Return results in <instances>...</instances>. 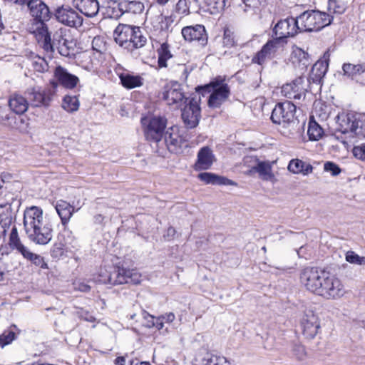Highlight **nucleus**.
<instances>
[{
    "instance_id": "f257e3e1",
    "label": "nucleus",
    "mask_w": 365,
    "mask_h": 365,
    "mask_svg": "<svg viewBox=\"0 0 365 365\" xmlns=\"http://www.w3.org/2000/svg\"><path fill=\"white\" fill-rule=\"evenodd\" d=\"M306 289L326 299H338L344 296L346 289L340 279L325 270L307 267L300 275Z\"/></svg>"
},
{
    "instance_id": "f03ea898",
    "label": "nucleus",
    "mask_w": 365,
    "mask_h": 365,
    "mask_svg": "<svg viewBox=\"0 0 365 365\" xmlns=\"http://www.w3.org/2000/svg\"><path fill=\"white\" fill-rule=\"evenodd\" d=\"M24 227L29 240L36 245H45L52 240V225L39 207L31 206L25 210Z\"/></svg>"
},
{
    "instance_id": "7ed1b4c3",
    "label": "nucleus",
    "mask_w": 365,
    "mask_h": 365,
    "mask_svg": "<svg viewBox=\"0 0 365 365\" xmlns=\"http://www.w3.org/2000/svg\"><path fill=\"white\" fill-rule=\"evenodd\" d=\"M337 128L334 138L344 145L355 139L365 138V115L361 113H339L336 116Z\"/></svg>"
},
{
    "instance_id": "20e7f679",
    "label": "nucleus",
    "mask_w": 365,
    "mask_h": 365,
    "mask_svg": "<svg viewBox=\"0 0 365 365\" xmlns=\"http://www.w3.org/2000/svg\"><path fill=\"white\" fill-rule=\"evenodd\" d=\"M299 32L318 31L331 24L333 17L326 12L308 10L297 16Z\"/></svg>"
},
{
    "instance_id": "39448f33",
    "label": "nucleus",
    "mask_w": 365,
    "mask_h": 365,
    "mask_svg": "<svg viewBox=\"0 0 365 365\" xmlns=\"http://www.w3.org/2000/svg\"><path fill=\"white\" fill-rule=\"evenodd\" d=\"M205 93L212 92L208 99V106L211 108H219L230 96V88L225 79L219 76L213 79L209 84L199 88Z\"/></svg>"
},
{
    "instance_id": "423d86ee",
    "label": "nucleus",
    "mask_w": 365,
    "mask_h": 365,
    "mask_svg": "<svg viewBox=\"0 0 365 365\" xmlns=\"http://www.w3.org/2000/svg\"><path fill=\"white\" fill-rule=\"evenodd\" d=\"M99 281L103 284L118 285L132 283L137 284L140 282L141 275L135 269L116 267L110 273L100 274Z\"/></svg>"
},
{
    "instance_id": "0eeeda50",
    "label": "nucleus",
    "mask_w": 365,
    "mask_h": 365,
    "mask_svg": "<svg viewBox=\"0 0 365 365\" xmlns=\"http://www.w3.org/2000/svg\"><path fill=\"white\" fill-rule=\"evenodd\" d=\"M296 106L290 101L277 103L274 108L272 115V121L284 127H293L297 123L295 117Z\"/></svg>"
},
{
    "instance_id": "6e6552de",
    "label": "nucleus",
    "mask_w": 365,
    "mask_h": 365,
    "mask_svg": "<svg viewBox=\"0 0 365 365\" xmlns=\"http://www.w3.org/2000/svg\"><path fill=\"white\" fill-rule=\"evenodd\" d=\"M163 144H160L158 147L155 146L156 152L164 156L168 150L170 153H180L182 151L183 147H187V142L179 135L178 128L171 127L164 134L163 139Z\"/></svg>"
},
{
    "instance_id": "1a4fd4ad",
    "label": "nucleus",
    "mask_w": 365,
    "mask_h": 365,
    "mask_svg": "<svg viewBox=\"0 0 365 365\" xmlns=\"http://www.w3.org/2000/svg\"><path fill=\"white\" fill-rule=\"evenodd\" d=\"M145 135L148 140L153 142L156 147L163 144V135L166 127V120L160 116H153L142 119Z\"/></svg>"
},
{
    "instance_id": "9d476101",
    "label": "nucleus",
    "mask_w": 365,
    "mask_h": 365,
    "mask_svg": "<svg viewBox=\"0 0 365 365\" xmlns=\"http://www.w3.org/2000/svg\"><path fill=\"white\" fill-rule=\"evenodd\" d=\"M200 100V96H195L184 105L182 110V119L187 128H194L199 123L201 116Z\"/></svg>"
},
{
    "instance_id": "9b49d317",
    "label": "nucleus",
    "mask_w": 365,
    "mask_h": 365,
    "mask_svg": "<svg viewBox=\"0 0 365 365\" xmlns=\"http://www.w3.org/2000/svg\"><path fill=\"white\" fill-rule=\"evenodd\" d=\"M302 334L309 339H314L321 328L319 317L312 309L304 312L300 321Z\"/></svg>"
},
{
    "instance_id": "f8f14e48",
    "label": "nucleus",
    "mask_w": 365,
    "mask_h": 365,
    "mask_svg": "<svg viewBox=\"0 0 365 365\" xmlns=\"http://www.w3.org/2000/svg\"><path fill=\"white\" fill-rule=\"evenodd\" d=\"M55 16L58 21L69 27L78 28L83 24L82 16L68 5H63L57 8Z\"/></svg>"
},
{
    "instance_id": "ddd939ff",
    "label": "nucleus",
    "mask_w": 365,
    "mask_h": 365,
    "mask_svg": "<svg viewBox=\"0 0 365 365\" xmlns=\"http://www.w3.org/2000/svg\"><path fill=\"white\" fill-rule=\"evenodd\" d=\"M299 31L297 17H289L279 21L273 29L276 36L274 41L294 36Z\"/></svg>"
},
{
    "instance_id": "4468645a",
    "label": "nucleus",
    "mask_w": 365,
    "mask_h": 365,
    "mask_svg": "<svg viewBox=\"0 0 365 365\" xmlns=\"http://www.w3.org/2000/svg\"><path fill=\"white\" fill-rule=\"evenodd\" d=\"M163 99L168 105L178 108L187 103L190 98L185 97L181 85L175 82L165 87Z\"/></svg>"
},
{
    "instance_id": "2eb2a0df",
    "label": "nucleus",
    "mask_w": 365,
    "mask_h": 365,
    "mask_svg": "<svg viewBox=\"0 0 365 365\" xmlns=\"http://www.w3.org/2000/svg\"><path fill=\"white\" fill-rule=\"evenodd\" d=\"M181 33L184 39L187 41H196L202 46L207 43V34L203 25L196 24L185 26L182 28Z\"/></svg>"
},
{
    "instance_id": "dca6fc26",
    "label": "nucleus",
    "mask_w": 365,
    "mask_h": 365,
    "mask_svg": "<svg viewBox=\"0 0 365 365\" xmlns=\"http://www.w3.org/2000/svg\"><path fill=\"white\" fill-rule=\"evenodd\" d=\"M62 29L57 31L53 35V42L59 53L63 56H69L74 50L76 43L72 38Z\"/></svg>"
},
{
    "instance_id": "f3484780",
    "label": "nucleus",
    "mask_w": 365,
    "mask_h": 365,
    "mask_svg": "<svg viewBox=\"0 0 365 365\" xmlns=\"http://www.w3.org/2000/svg\"><path fill=\"white\" fill-rule=\"evenodd\" d=\"M29 105L33 107H48L51 98L38 87L28 88L24 93Z\"/></svg>"
},
{
    "instance_id": "a211bd4d",
    "label": "nucleus",
    "mask_w": 365,
    "mask_h": 365,
    "mask_svg": "<svg viewBox=\"0 0 365 365\" xmlns=\"http://www.w3.org/2000/svg\"><path fill=\"white\" fill-rule=\"evenodd\" d=\"M304 82V78L299 76L292 82L286 83L282 87V94L290 99H301L305 94V88L303 86Z\"/></svg>"
},
{
    "instance_id": "6ab92c4d",
    "label": "nucleus",
    "mask_w": 365,
    "mask_h": 365,
    "mask_svg": "<svg viewBox=\"0 0 365 365\" xmlns=\"http://www.w3.org/2000/svg\"><path fill=\"white\" fill-rule=\"evenodd\" d=\"M16 202L14 195L8 193L5 195V198L0 197V220H3V224L11 225L13 222L14 211L13 204Z\"/></svg>"
},
{
    "instance_id": "aec40b11",
    "label": "nucleus",
    "mask_w": 365,
    "mask_h": 365,
    "mask_svg": "<svg viewBox=\"0 0 365 365\" xmlns=\"http://www.w3.org/2000/svg\"><path fill=\"white\" fill-rule=\"evenodd\" d=\"M31 15L37 21L36 27L50 19L49 9L41 0H34L29 7Z\"/></svg>"
},
{
    "instance_id": "412c9836",
    "label": "nucleus",
    "mask_w": 365,
    "mask_h": 365,
    "mask_svg": "<svg viewBox=\"0 0 365 365\" xmlns=\"http://www.w3.org/2000/svg\"><path fill=\"white\" fill-rule=\"evenodd\" d=\"M114 8L118 9V12L113 14V17L115 18L124 13L138 14L144 11V4L139 1L118 0L114 3Z\"/></svg>"
},
{
    "instance_id": "4be33fe9",
    "label": "nucleus",
    "mask_w": 365,
    "mask_h": 365,
    "mask_svg": "<svg viewBox=\"0 0 365 365\" xmlns=\"http://www.w3.org/2000/svg\"><path fill=\"white\" fill-rule=\"evenodd\" d=\"M215 160L212 150L207 146L200 149L197 155V160L194 168L195 170H202L210 169Z\"/></svg>"
},
{
    "instance_id": "5701e85b",
    "label": "nucleus",
    "mask_w": 365,
    "mask_h": 365,
    "mask_svg": "<svg viewBox=\"0 0 365 365\" xmlns=\"http://www.w3.org/2000/svg\"><path fill=\"white\" fill-rule=\"evenodd\" d=\"M73 6L86 17H95L99 11L98 0H72Z\"/></svg>"
},
{
    "instance_id": "b1692460",
    "label": "nucleus",
    "mask_w": 365,
    "mask_h": 365,
    "mask_svg": "<svg viewBox=\"0 0 365 365\" xmlns=\"http://www.w3.org/2000/svg\"><path fill=\"white\" fill-rule=\"evenodd\" d=\"M33 33L35 34L38 42L43 50L48 53H53L56 44L53 41L51 42V36L46 25L41 24V27H36Z\"/></svg>"
},
{
    "instance_id": "393cba45",
    "label": "nucleus",
    "mask_w": 365,
    "mask_h": 365,
    "mask_svg": "<svg viewBox=\"0 0 365 365\" xmlns=\"http://www.w3.org/2000/svg\"><path fill=\"white\" fill-rule=\"evenodd\" d=\"M328 58L326 53L324 55L323 59L317 61L312 66L308 81L311 83L319 84L325 76L328 69Z\"/></svg>"
},
{
    "instance_id": "a878e982",
    "label": "nucleus",
    "mask_w": 365,
    "mask_h": 365,
    "mask_svg": "<svg viewBox=\"0 0 365 365\" xmlns=\"http://www.w3.org/2000/svg\"><path fill=\"white\" fill-rule=\"evenodd\" d=\"M54 73L58 83L68 89L75 88L79 81L77 76L68 73V71L62 66L56 67Z\"/></svg>"
},
{
    "instance_id": "bb28decb",
    "label": "nucleus",
    "mask_w": 365,
    "mask_h": 365,
    "mask_svg": "<svg viewBox=\"0 0 365 365\" xmlns=\"http://www.w3.org/2000/svg\"><path fill=\"white\" fill-rule=\"evenodd\" d=\"M133 26L127 24H119L113 32V38L115 41L122 48L126 49V46L130 45L128 43V38L131 36V30Z\"/></svg>"
},
{
    "instance_id": "cd10ccee",
    "label": "nucleus",
    "mask_w": 365,
    "mask_h": 365,
    "mask_svg": "<svg viewBox=\"0 0 365 365\" xmlns=\"http://www.w3.org/2000/svg\"><path fill=\"white\" fill-rule=\"evenodd\" d=\"M9 106L14 113L21 115L28 110L29 103L26 96L14 93L10 96Z\"/></svg>"
},
{
    "instance_id": "c85d7f7f",
    "label": "nucleus",
    "mask_w": 365,
    "mask_h": 365,
    "mask_svg": "<svg viewBox=\"0 0 365 365\" xmlns=\"http://www.w3.org/2000/svg\"><path fill=\"white\" fill-rule=\"evenodd\" d=\"M277 41L271 40L262 48V49L257 53L252 58V62L259 65H262L267 59L270 58L271 56L277 51Z\"/></svg>"
},
{
    "instance_id": "c756f323",
    "label": "nucleus",
    "mask_w": 365,
    "mask_h": 365,
    "mask_svg": "<svg viewBox=\"0 0 365 365\" xmlns=\"http://www.w3.org/2000/svg\"><path fill=\"white\" fill-rule=\"evenodd\" d=\"M198 178L205 184L218 185H237V183L235 181L212 173H201L198 175Z\"/></svg>"
},
{
    "instance_id": "7c9ffc66",
    "label": "nucleus",
    "mask_w": 365,
    "mask_h": 365,
    "mask_svg": "<svg viewBox=\"0 0 365 365\" xmlns=\"http://www.w3.org/2000/svg\"><path fill=\"white\" fill-rule=\"evenodd\" d=\"M131 36L128 38L126 50L128 51H133L135 49L140 48L144 46L147 42V38L142 34L140 28L138 26H133L131 30Z\"/></svg>"
},
{
    "instance_id": "2f4dec72",
    "label": "nucleus",
    "mask_w": 365,
    "mask_h": 365,
    "mask_svg": "<svg viewBox=\"0 0 365 365\" xmlns=\"http://www.w3.org/2000/svg\"><path fill=\"white\" fill-rule=\"evenodd\" d=\"M199 3L200 9L210 14H215L222 11L226 4V0H195Z\"/></svg>"
},
{
    "instance_id": "473e14b6",
    "label": "nucleus",
    "mask_w": 365,
    "mask_h": 365,
    "mask_svg": "<svg viewBox=\"0 0 365 365\" xmlns=\"http://www.w3.org/2000/svg\"><path fill=\"white\" fill-rule=\"evenodd\" d=\"M55 208L61 218L62 225H67L74 212L73 206L66 201L61 200L56 202Z\"/></svg>"
},
{
    "instance_id": "72a5a7b5",
    "label": "nucleus",
    "mask_w": 365,
    "mask_h": 365,
    "mask_svg": "<svg viewBox=\"0 0 365 365\" xmlns=\"http://www.w3.org/2000/svg\"><path fill=\"white\" fill-rule=\"evenodd\" d=\"M287 168L292 173L302 174L303 175H307L313 171L311 164L297 158L291 160Z\"/></svg>"
},
{
    "instance_id": "f704fd0d",
    "label": "nucleus",
    "mask_w": 365,
    "mask_h": 365,
    "mask_svg": "<svg viewBox=\"0 0 365 365\" xmlns=\"http://www.w3.org/2000/svg\"><path fill=\"white\" fill-rule=\"evenodd\" d=\"M342 68L345 76L357 81H360L361 76L365 74V63H344Z\"/></svg>"
},
{
    "instance_id": "c9c22d12",
    "label": "nucleus",
    "mask_w": 365,
    "mask_h": 365,
    "mask_svg": "<svg viewBox=\"0 0 365 365\" xmlns=\"http://www.w3.org/2000/svg\"><path fill=\"white\" fill-rule=\"evenodd\" d=\"M119 77L122 85L128 89L140 87L143 84V78L139 75L121 73Z\"/></svg>"
},
{
    "instance_id": "e433bc0d",
    "label": "nucleus",
    "mask_w": 365,
    "mask_h": 365,
    "mask_svg": "<svg viewBox=\"0 0 365 365\" xmlns=\"http://www.w3.org/2000/svg\"><path fill=\"white\" fill-rule=\"evenodd\" d=\"M292 59L295 66L301 71H305L310 63L308 53L301 48H297L294 51Z\"/></svg>"
},
{
    "instance_id": "4c0bfd02",
    "label": "nucleus",
    "mask_w": 365,
    "mask_h": 365,
    "mask_svg": "<svg viewBox=\"0 0 365 365\" xmlns=\"http://www.w3.org/2000/svg\"><path fill=\"white\" fill-rule=\"evenodd\" d=\"M9 244L11 248L16 250L21 255L28 249L22 244L16 226H14L11 229Z\"/></svg>"
},
{
    "instance_id": "58836bf2",
    "label": "nucleus",
    "mask_w": 365,
    "mask_h": 365,
    "mask_svg": "<svg viewBox=\"0 0 365 365\" xmlns=\"http://www.w3.org/2000/svg\"><path fill=\"white\" fill-rule=\"evenodd\" d=\"M22 256L36 267H39L41 269L48 268L44 258L39 255L32 252L29 248L22 254Z\"/></svg>"
},
{
    "instance_id": "ea45409f",
    "label": "nucleus",
    "mask_w": 365,
    "mask_h": 365,
    "mask_svg": "<svg viewBox=\"0 0 365 365\" xmlns=\"http://www.w3.org/2000/svg\"><path fill=\"white\" fill-rule=\"evenodd\" d=\"M307 134L310 140H318L322 137L324 130L315 120L310 118Z\"/></svg>"
},
{
    "instance_id": "a19ab883",
    "label": "nucleus",
    "mask_w": 365,
    "mask_h": 365,
    "mask_svg": "<svg viewBox=\"0 0 365 365\" xmlns=\"http://www.w3.org/2000/svg\"><path fill=\"white\" fill-rule=\"evenodd\" d=\"M79 106V101L76 96H66L63 99L62 108L69 113L77 111Z\"/></svg>"
},
{
    "instance_id": "79ce46f5",
    "label": "nucleus",
    "mask_w": 365,
    "mask_h": 365,
    "mask_svg": "<svg viewBox=\"0 0 365 365\" xmlns=\"http://www.w3.org/2000/svg\"><path fill=\"white\" fill-rule=\"evenodd\" d=\"M255 170L264 180H272L274 178V175L272 173V168L267 163H259L255 167Z\"/></svg>"
},
{
    "instance_id": "37998d69",
    "label": "nucleus",
    "mask_w": 365,
    "mask_h": 365,
    "mask_svg": "<svg viewBox=\"0 0 365 365\" xmlns=\"http://www.w3.org/2000/svg\"><path fill=\"white\" fill-rule=\"evenodd\" d=\"M158 66L160 68L166 67V61L172 57V55L169 51L168 45L165 43L161 44L160 47L158 49Z\"/></svg>"
},
{
    "instance_id": "c03bdc74",
    "label": "nucleus",
    "mask_w": 365,
    "mask_h": 365,
    "mask_svg": "<svg viewBox=\"0 0 365 365\" xmlns=\"http://www.w3.org/2000/svg\"><path fill=\"white\" fill-rule=\"evenodd\" d=\"M346 10V4L341 0H329L328 11L330 13L341 14Z\"/></svg>"
},
{
    "instance_id": "a18cd8bd",
    "label": "nucleus",
    "mask_w": 365,
    "mask_h": 365,
    "mask_svg": "<svg viewBox=\"0 0 365 365\" xmlns=\"http://www.w3.org/2000/svg\"><path fill=\"white\" fill-rule=\"evenodd\" d=\"M222 46L225 48H232L236 46V41L233 32L229 29L224 30V35L222 41Z\"/></svg>"
},
{
    "instance_id": "49530a36",
    "label": "nucleus",
    "mask_w": 365,
    "mask_h": 365,
    "mask_svg": "<svg viewBox=\"0 0 365 365\" xmlns=\"http://www.w3.org/2000/svg\"><path fill=\"white\" fill-rule=\"evenodd\" d=\"M190 1L178 0L175 6V12L182 16H187L190 14Z\"/></svg>"
},
{
    "instance_id": "de8ad7c7",
    "label": "nucleus",
    "mask_w": 365,
    "mask_h": 365,
    "mask_svg": "<svg viewBox=\"0 0 365 365\" xmlns=\"http://www.w3.org/2000/svg\"><path fill=\"white\" fill-rule=\"evenodd\" d=\"M143 317L146 320L145 326L148 328L156 327L158 330L163 329L162 322L158 320V317L155 318L153 315L147 312H143Z\"/></svg>"
},
{
    "instance_id": "09e8293b",
    "label": "nucleus",
    "mask_w": 365,
    "mask_h": 365,
    "mask_svg": "<svg viewBox=\"0 0 365 365\" xmlns=\"http://www.w3.org/2000/svg\"><path fill=\"white\" fill-rule=\"evenodd\" d=\"M16 338V334L12 329L5 330L0 335V346L4 348L11 344Z\"/></svg>"
},
{
    "instance_id": "8fccbe9b",
    "label": "nucleus",
    "mask_w": 365,
    "mask_h": 365,
    "mask_svg": "<svg viewBox=\"0 0 365 365\" xmlns=\"http://www.w3.org/2000/svg\"><path fill=\"white\" fill-rule=\"evenodd\" d=\"M16 120V118L15 116L10 115L8 113H4L2 108L0 107V123L11 128H16V125H14Z\"/></svg>"
},
{
    "instance_id": "3c124183",
    "label": "nucleus",
    "mask_w": 365,
    "mask_h": 365,
    "mask_svg": "<svg viewBox=\"0 0 365 365\" xmlns=\"http://www.w3.org/2000/svg\"><path fill=\"white\" fill-rule=\"evenodd\" d=\"M346 260L351 264L365 265V257H361L353 251H348L346 252Z\"/></svg>"
},
{
    "instance_id": "603ef678",
    "label": "nucleus",
    "mask_w": 365,
    "mask_h": 365,
    "mask_svg": "<svg viewBox=\"0 0 365 365\" xmlns=\"http://www.w3.org/2000/svg\"><path fill=\"white\" fill-rule=\"evenodd\" d=\"M292 353L294 358L298 361H304L307 357V352L304 347L301 344H294L292 348Z\"/></svg>"
},
{
    "instance_id": "864d4df0",
    "label": "nucleus",
    "mask_w": 365,
    "mask_h": 365,
    "mask_svg": "<svg viewBox=\"0 0 365 365\" xmlns=\"http://www.w3.org/2000/svg\"><path fill=\"white\" fill-rule=\"evenodd\" d=\"M176 16L174 14L170 16H162L160 21L162 30H168L171 25L175 21Z\"/></svg>"
},
{
    "instance_id": "5fc2aeb1",
    "label": "nucleus",
    "mask_w": 365,
    "mask_h": 365,
    "mask_svg": "<svg viewBox=\"0 0 365 365\" xmlns=\"http://www.w3.org/2000/svg\"><path fill=\"white\" fill-rule=\"evenodd\" d=\"M324 170L327 172H329L332 175L336 176L340 174L341 169L340 168L332 162H327L324 163Z\"/></svg>"
},
{
    "instance_id": "6e6d98bb",
    "label": "nucleus",
    "mask_w": 365,
    "mask_h": 365,
    "mask_svg": "<svg viewBox=\"0 0 365 365\" xmlns=\"http://www.w3.org/2000/svg\"><path fill=\"white\" fill-rule=\"evenodd\" d=\"M51 256L55 258L61 257L64 253V245L61 242L55 243L51 250Z\"/></svg>"
},
{
    "instance_id": "4d7b16f0",
    "label": "nucleus",
    "mask_w": 365,
    "mask_h": 365,
    "mask_svg": "<svg viewBox=\"0 0 365 365\" xmlns=\"http://www.w3.org/2000/svg\"><path fill=\"white\" fill-rule=\"evenodd\" d=\"M220 355L207 353L202 360L201 365H216Z\"/></svg>"
},
{
    "instance_id": "13d9d810",
    "label": "nucleus",
    "mask_w": 365,
    "mask_h": 365,
    "mask_svg": "<svg viewBox=\"0 0 365 365\" xmlns=\"http://www.w3.org/2000/svg\"><path fill=\"white\" fill-rule=\"evenodd\" d=\"M353 154L356 158L365 162V145L355 146Z\"/></svg>"
},
{
    "instance_id": "bf43d9fd",
    "label": "nucleus",
    "mask_w": 365,
    "mask_h": 365,
    "mask_svg": "<svg viewBox=\"0 0 365 365\" xmlns=\"http://www.w3.org/2000/svg\"><path fill=\"white\" fill-rule=\"evenodd\" d=\"M244 5L245 9L244 10L246 11H247V8L250 9H255L257 8L264 0H242Z\"/></svg>"
},
{
    "instance_id": "052dcab7",
    "label": "nucleus",
    "mask_w": 365,
    "mask_h": 365,
    "mask_svg": "<svg viewBox=\"0 0 365 365\" xmlns=\"http://www.w3.org/2000/svg\"><path fill=\"white\" fill-rule=\"evenodd\" d=\"M175 319V316L173 312L166 313L158 317V320L162 322V325H164V322L171 323Z\"/></svg>"
},
{
    "instance_id": "680f3d73",
    "label": "nucleus",
    "mask_w": 365,
    "mask_h": 365,
    "mask_svg": "<svg viewBox=\"0 0 365 365\" xmlns=\"http://www.w3.org/2000/svg\"><path fill=\"white\" fill-rule=\"evenodd\" d=\"M10 225H4L3 224V220H0V238L3 236L6 235L7 230L10 227Z\"/></svg>"
},
{
    "instance_id": "e2e57ef3",
    "label": "nucleus",
    "mask_w": 365,
    "mask_h": 365,
    "mask_svg": "<svg viewBox=\"0 0 365 365\" xmlns=\"http://www.w3.org/2000/svg\"><path fill=\"white\" fill-rule=\"evenodd\" d=\"M216 365H232V363L223 356H219Z\"/></svg>"
},
{
    "instance_id": "0e129e2a",
    "label": "nucleus",
    "mask_w": 365,
    "mask_h": 365,
    "mask_svg": "<svg viewBox=\"0 0 365 365\" xmlns=\"http://www.w3.org/2000/svg\"><path fill=\"white\" fill-rule=\"evenodd\" d=\"M175 233H176V231H175V228L173 227H170L167 230L166 236L168 237V240H170L171 238H173L174 237V235H175Z\"/></svg>"
},
{
    "instance_id": "69168bd1",
    "label": "nucleus",
    "mask_w": 365,
    "mask_h": 365,
    "mask_svg": "<svg viewBox=\"0 0 365 365\" xmlns=\"http://www.w3.org/2000/svg\"><path fill=\"white\" fill-rule=\"evenodd\" d=\"M90 286L86 284H84V283H81L78 284V289L81 291V292H88L90 290Z\"/></svg>"
},
{
    "instance_id": "338daca9",
    "label": "nucleus",
    "mask_w": 365,
    "mask_h": 365,
    "mask_svg": "<svg viewBox=\"0 0 365 365\" xmlns=\"http://www.w3.org/2000/svg\"><path fill=\"white\" fill-rule=\"evenodd\" d=\"M104 220V217L102 215H96L94 216V223L101 224Z\"/></svg>"
},
{
    "instance_id": "774afa93",
    "label": "nucleus",
    "mask_w": 365,
    "mask_h": 365,
    "mask_svg": "<svg viewBox=\"0 0 365 365\" xmlns=\"http://www.w3.org/2000/svg\"><path fill=\"white\" fill-rule=\"evenodd\" d=\"M115 363L118 365H125V358L124 356H118L115 360Z\"/></svg>"
}]
</instances>
